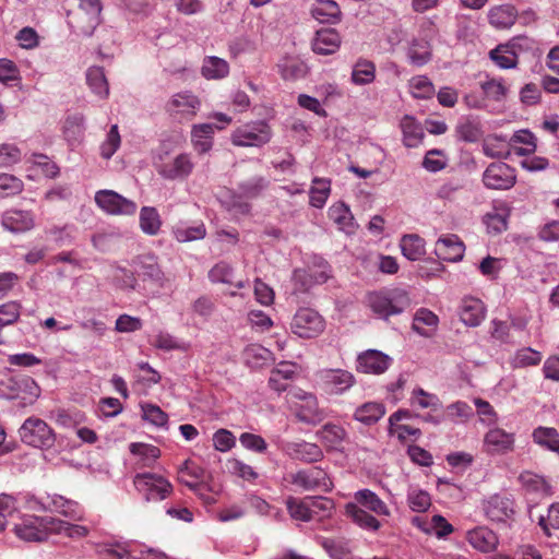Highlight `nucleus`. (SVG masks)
I'll list each match as a JSON object with an SVG mask.
<instances>
[{
	"instance_id": "nucleus-26",
	"label": "nucleus",
	"mask_w": 559,
	"mask_h": 559,
	"mask_svg": "<svg viewBox=\"0 0 559 559\" xmlns=\"http://www.w3.org/2000/svg\"><path fill=\"white\" fill-rule=\"evenodd\" d=\"M439 325L438 316L427 308H419L416 310L412 329L414 332L424 337H431Z\"/></svg>"
},
{
	"instance_id": "nucleus-23",
	"label": "nucleus",
	"mask_w": 559,
	"mask_h": 559,
	"mask_svg": "<svg viewBox=\"0 0 559 559\" xmlns=\"http://www.w3.org/2000/svg\"><path fill=\"white\" fill-rule=\"evenodd\" d=\"M354 499L357 506L374 513L378 516H390L391 511L386 503L372 490L360 489L355 492Z\"/></svg>"
},
{
	"instance_id": "nucleus-54",
	"label": "nucleus",
	"mask_w": 559,
	"mask_h": 559,
	"mask_svg": "<svg viewBox=\"0 0 559 559\" xmlns=\"http://www.w3.org/2000/svg\"><path fill=\"white\" fill-rule=\"evenodd\" d=\"M286 507L289 515L298 521L309 522L313 520V509L310 508V504L305 501L294 497H289L286 500Z\"/></svg>"
},
{
	"instance_id": "nucleus-16",
	"label": "nucleus",
	"mask_w": 559,
	"mask_h": 559,
	"mask_svg": "<svg viewBox=\"0 0 559 559\" xmlns=\"http://www.w3.org/2000/svg\"><path fill=\"white\" fill-rule=\"evenodd\" d=\"M283 451L293 460H297L307 464L317 463L323 460L324 453L322 449L312 442L298 441L287 442Z\"/></svg>"
},
{
	"instance_id": "nucleus-63",
	"label": "nucleus",
	"mask_w": 559,
	"mask_h": 559,
	"mask_svg": "<svg viewBox=\"0 0 559 559\" xmlns=\"http://www.w3.org/2000/svg\"><path fill=\"white\" fill-rule=\"evenodd\" d=\"M281 74L286 80H296L307 74V66L298 59H285L281 64Z\"/></svg>"
},
{
	"instance_id": "nucleus-60",
	"label": "nucleus",
	"mask_w": 559,
	"mask_h": 559,
	"mask_svg": "<svg viewBox=\"0 0 559 559\" xmlns=\"http://www.w3.org/2000/svg\"><path fill=\"white\" fill-rule=\"evenodd\" d=\"M142 418L156 426V427H167L168 424V415L158 406L152 403L141 404Z\"/></svg>"
},
{
	"instance_id": "nucleus-49",
	"label": "nucleus",
	"mask_w": 559,
	"mask_h": 559,
	"mask_svg": "<svg viewBox=\"0 0 559 559\" xmlns=\"http://www.w3.org/2000/svg\"><path fill=\"white\" fill-rule=\"evenodd\" d=\"M85 131V117L83 114L75 112L69 115L63 124V134L68 142L79 141Z\"/></svg>"
},
{
	"instance_id": "nucleus-20",
	"label": "nucleus",
	"mask_w": 559,
	"mask_h": 559,
	"mask_svg": "<svg viewBox=\"0 0 559 559\" xmlns=\"http://www.w3.org/2000/svg\"><path fill=\"white\" fill-rule=\"evenodd\" d=\"M135 272L143 281H150L159 287L163 286L164 273L155 255L145 254L139 257L135 261Z\"/></svg>"
},
{
	"instance_id": "nucleus-27",
	"label": "nucleus",
	"mask_w": 559,
	"mask_h": 559,
	"mask_svg": "<svg viewBox=\"0 0 559 559\" xmlns=\"http://www.w3.org/2000/svg\"><path fill=\"white\" fill-rule=\"evenodd\" d=\"M412 523L426 534H433L438 538H444L453 532V526L440 514L433 515L430 520L415 516Z\"/></svg>"
},
{
	"instance_id": "nucleus-59",
	"label": "nucleus",
	"mask_w": 559,
	"mask_h": 559,
	"mask_svg": "<svg viewBox=\"0 0 559 559\" xmlns=\"http://www.w3.org/2000/svg\"><path fill=\"white\" fill-rule=\"evenodd\" d=\"M103 559H145L144 551L135 555L122 544L105 545L100 551Z\"/></svg>"
},
{
	"instance_id": "nucleus-11",
	"label": "nucleus",
	"mask_w": 559,
	"mask_h": 559,
	"mask_svg": "<svg viewBox=\"0 0 559 559\" xmlns=\"http://www.w3.org/2000/svg\"><path fill=\"white\" fill-rule=\"evenodd\" d=\"M95 203L110 215H133L138 205L114 190H99L95 193Z\"/></svg>"
},
{
	"instance_id": "nucleus-28",
	"label": "nucleus",
	"mask_w": 559,
	"mask_h": 559,
	"mask_svg": "<svg viewBox=\"0 0 559 559\" xmlns=\"http://www.w3.org/2000/svg\"><path fill=\"white\" fill-rule=\"evenodd\" d=\"M409 63L414 67H424L432 58L431 44L427 38H413L406 51Z\"/></svg>"
},
{
	"instance_id": "nucleus-7",
	"label": "nucleus",
	"mask_w": 559,
	"mask_h": 559,
	"mask_svg": "<svg viewBox=\"0 0 559 559\" xmlns=\"http://www.w3.org/2000/svg\"><path fill=\"white\" fill-rule=\"evenodd\" d=\"M313 269H320V272L312 274L306 267L294 270L292 280L296 290L306 293L316 285L324 284L331 277V265L321 255H310V270Z\"/></svg>"
},
{
	"instance_id": "nucleus-61",
	"label": "nucleus",
	"mask_w": 559,
	"mask_h": 559,
	"mask_svg": "<svg viewBox=\"0 0 559 559\" xmlns=\"http://www.w3.org/2000/svg\"><path fill=\"white\" fill-rule=\"evenodd\" d=\"M153 345L162 350L170 352V350H182L186 352L189 347V345L175 337L174 335L159 331L153 341Z\"/></svg>"
},
{
	"instance_id": "nucleus-55",
	"label": "nucleus",
	"mask_w": 559,
	"mask_h": 559,
	"mask_svg": "<svg viewBox=\"0 0 559 559\" xmlns=\"http://www.w3.org/2000/svg\"><path fill=\"white\" fill-rule=\"evenodd\" d=\"M491 60L501 69H512L518 64V55L509 46H498L490 51Z\"/></svg>"
},
{
	"instance_id": "nucleus-42",
	"label": "nucleus",
	"mask_w": 559,
	"mask_h": 559,
	"mask_svg": "<svg viewBox=\"0 0 559 559\" xmlns=\"http://www.w3.org/2000/svg\"><path fill=\"white\" fill-rule=\"evenodd\" d=\"M400 247L402 254L409 261H418L426 253L424 238L415 234L404 235Z\"/></svg>"
},
{
	"instance_id": "nucleus-25",
	"label": "nucleus",
	"mask_w": 559,
	"mask_h": 559,
	"mask_svg": "<svg viewBox=\"0 0 559 559\" xmlns=\"http://www.w3.org/2000/svg\"><path fill=\"white\" fill-rule=\"evenodd\" d=\"M47 500L50 512H58L72 521L83 520L84 512L78 502L56 493L47 495Z\"/></svg>"
},
{
	"instance_id": "nucleus-1",
	"label": "nucleus",
	"mask_w": 559,
	"mask_h": 559,
	"mask_svg": "<svg viewBox=\"0 0 559 559\" xmlns=\"http://www.w3.org/2000/svg\"><path fill=\"white\" fill-rule=\"evenodd\" d=\"M367 299L372 312L385 320L401 314L411 306L409 295L403 289L373 292Z\"/></svg>"
},
{
	"instance_id": "nucleus-31",
	"label": "nucleus",
	"mask_w": 559,
	"mask_h": 559,
	"mask_svg": "<svg viewBox=\"0 0 559 559\" xmlns=\"http://www.w3.org/2000/svg\"><path fill=\"white\" fill-rule=\"evenodd\" d=\"M296 374V365L289 361L280 362L272 371L269 378V385L272 390L281 393L286 391L289 381Z\"/></svg>"
},
{
	"instance_id": "nucleus-58",
	"label": "nucleus",
	"mask_w": 559,
	"mask_h": 559,
	"mask_svg": "<svg viewBox=\"0 0 559 559\" xmlns=\"http://www.w3.org/2000/svg\"><path fill=\"white\" fill-rule=\"evenodd\" d=\"M52 534H63L69 538L79 539L88 534V528L84 525L72 524L70 522L53 518Z\"/></svg>"
},
{
	"instance_id": "nucleus-19",
	"label": "nucleus",
	"mask_w": 559,
	"mask_h": 559,
	"mask_svg": "<svg viewBox=\"0 0 559 559\" xmlns=\"http://www.w3.org/2000/svg\"><path fill=\"white\" fill-rule=\"evenodd\" d=\"M1 224L13 234L25 233L35 225L34 214L31 211L8 210L2 214Z\"/></svg>"
},
{
	"instance_id": "nucleus-40",
	"label": "nucleus",
	"mask_w": 559,
	"mask_h": 559,
	"mask_svg": "<svg viewBox=\"0 0 559 559\" xmlns=\"http://www.w3.org/2000/svg\"><path fill=\"white\" fill-rule=\"evenodd\" d=\"M201 73L206 80H222L229 73V64L225 59L216 56L205 57Z\"/></svg>"
},
{
	"instance_id": "nucleus-53",
	"label": "nucleus",
	"mask_w": 559,
	"mask_h": 559,
	"mask_svg": "<svg viewBox=\"0 0 559 559\" xmlns=\"http://www.w3.org/2000/svg\"><path fill=\"white\" fill-rule=\"evenodd\" d=\"M409 92L418 99H429L435 94V86L426 75H416L409 80Z\"/></svg>"
},
{
	"instance_id": "nucleus-62",
	"label": "nucleus",
	"mask_w": 559,
	"mask_h": 559,
	"mask_svg": "<svg viewBox=\"0 0 559 559\" xmlns=\"http://www.w3.org/2000/svg\"><path fill=\"white\" fill-rule=\"evenodd\" d=\"M234 274L235 271L230 263L219 261L209 271L207 276L212 283L233 285Z\"/></svg>"
},
{
	"instance_id": "nucleus-50",
	"label": "nucleus",
	"mask_w": 559,
	"mask_h": 559,
	"mask_svg": "<svg viewBox=\"0 0 559 559\" xmlns=\"http://www.w3.org/2000/svg\"><path fill=\"white\" fill-rule=\"evenodd\" d=\"M173 234L179 242H188L203 239L206 236V228L203 223L193 226L178 224L173 228Z\"/></svg>"
},
{
	"instance_id": "nucleus-21",
	"label": "nucleus",
	"mask_w": 559,
	"mask_h": 559,
	"mask_svg": "<svg viewBox=\"0 0 559 559\" xmlns=\"http://www.w3.org/2000/svg\"><path fill=\"white\" fill-rule=\"evenodd\" d=\"M466 538L473 548L485 554L495 551L499 544L497 534L485 526L468 531Z\"/></svg>"
},
{
	"instance_id": "nucleus-32",
	"label": "nucleus",
	"mask_w": 559,
	"mask_h": 559,
	"mask_svg": "<svg viewBox=\"0 0 559 559\" xmlns=\"http://www.w3.org/2000/svg\"><path fill=\"white\" fill-rule=\"evenodd\" d=\"M312 16L320 23L337 24L342 12L334 0H317L311 8Z\"/></svg>"
},
{
	"instance_id": "nucleus-24",
	"label": "nucleus",
	"mask_w": 559,
	"mask_h": 559,
	"mask_svg": "<svg viewBox=\"0 0 559 559\" xmlns=\"http://www.w3.org/2000/svg\"><path fill=\"white\" fill-rule=\"evenodd\" d=\"M341 45V36L334 28H321L316 32L312 50L318 55H332Z\"/></svg>"
},
{
	"instance_id": "nucleus-12",
	"label": "nucleus",
	"mask_w": 559,
	"mask_h": 559,
	"mask_svg": "<svg viewBox=\"0 0 559 559\" xmlns=\"http://www.w3.org/2000/svg\"><path fill=\"white\" fill-rule=\"evenodd\" d=\"M290 483L306 491H329L332 487L328 473L318 466L297 471L290 475Z\"/></svg>"
},
{
	"instance_id": "nucleus-51",
	"label": "nucleus",
	"mask_w": 559,
	"mask_h": 559,
	"mask_svg": "<svg viewBox=\"0 0 559 559\" xmlns=\"http://www.w3.org/2000/svg\"><path fill=\"white\" fill-rule=\"evenodd\" d=\"M376 78V66L365 59L358 60L352 71V81L357 85L371 83Z\"/></svg>"
},
{
	"instance_id": "nucleus-64",
	"label": "nucleus",
	"mask_w": 559,
	"mask_h": 559,
	"mask_svg": "<svg viewBox=\"0 0 559 559\" xmlns=\"http://www.w3.org/2000/svg\"><path fill=\"white\" fill-rule=\"evenodd\" d=\"M407 502L412 511L419 513L427 511L431 506L429 493L423 489H409Z\"/></svg>"
},
{
	"instance_id": "nucleus-15",
	"label": "nucleus",
	"mask_w": 559,
	"mask_h": 559,
	"mask_svg": "<svg viewBox=\"0 0 559 559\" xmlns=\"http://www.w3.org/2000/svg\"><path fill=\"white\" fill-rule=\"evenodd\" d=\"M393 359L377 349H367L357 357L356 369L362 373L381 374L391 366Z\"/></svg>"
},
{
	"instance_id": "nucleus-4",
	"label": "nucleus",
	"mask_w": 559,
	"mask_h": 559,
	"mask_svg": "<svg viewBox=\"0 0 559 559\" xmlns=\"http://www.w3.org/2000/svg\"><path fill=\"white\" fill-rule=\"evenodd\" d=\"M272 135V129L266 121L255 120L236 128L230 140L239 147H261L271 141Z\"/></svg>"
},
{
	"instance_id": "nucleus-9",
	"label": "nucleus",
	"mask_w": 559,
	"mask_h": 559,
	"mask_svg": "<svg viewBox=\"0 0 559 559\" xmlns=\"http://www.w3.org/2000/svg\"><path fill=\"white\" fill-rule=\"evenodd\" d=\"M290 329L299 337L312 338L324 330V321L313 309L301 308L295 313Z\"/></svg>"
},
{
	"instance_id": "nucleus-34",
	"label": "nucleus",
	"mask_w": 559,
	"mask_h": 559,
	"mask_svg": "<svg viewBox=\"0 0 559 559\" xmlns=\"http://www.w3.org/2000/svg\"><path fill=\"white\" fill-rule=\"evenodd\" d=\"M400 126L403 133V144L406 147H417L425 136L421 124L413 116L405 115Z\"/></svg>"
},
{
	"instance_id": "nucleus-18",
	"label": "nucleus",
	"mask_w": 559,
	"mask_h": 559,
	"mask_svg": "<svg viewBox=\"0 0 559 559\" xmlns=\"http://www.w3.org/2000/svg\"><path fill=\"white\" fill-rule=\"evenodd\" d=\"M514 433L495 427L489 429L484 437V447L489 454H504L514 449Z\"/></svg>"
},
{
	"instance_id": "nucleus-37",
	"label": "nucleus",
	"mask_w": 559,
	"mask_h": 559,
	"mask_svg": "<svg viewBox=\"0 0 559 559\" xmlns=\"http://www.w3.org/2000/svg\"><path fill=\"white\" fill-rule=\"evenodd\" d=\"M80 8L85 12L87 25L80 28V33L91 37L100 23L103 10L100 0H80Z\"/></svg>"
},
{
	"instance_id": "nucleus-41",
	"label": "nucleus",
	"mask_w": 559,
	"mask_h": 559,
	"mask_svg": "<svg viewBox=\"0 0 559 559\" xmlns=\"http://www.w3.org/2000/svg\"><path fill=\"white\" fill-rule=\"evenodd\" d=\"M168 109L180 114H195L200 107L199 98L191 92L175 94L168 103Z\"/></svg>"
},
{
	"instance_id": "nucleus-46",
	"label": "nucleus",
	"mask_w": 559,
	"mask_h": 559,
	"mask_svg": "<svg viewBox=\"0 0 559 559\" xmlns=\"http://www.w3.org/2000/svg\"><path fill=\"white\" fill-rule=\"evenodd\" d=\"M312 187L309 190L310 205L322 209L331 192V180L326 178L314 177Z\"/></svg>"
},
{
	"instance_id": "nucleus-13",
	"label": "nucleus",
	"mask_w": 559,
	"mask_h": 559,
	"mask_svg": "<svg viewBox=\"0 0 559 559\" xmlns=\"http://www.w3.org/2000/svg\"><path fill=\"white\" fill-rule=\"evenodd\" d=\"M485 516L491 522H507L514 514V501L507 495L495 493L481 503Z\"/></svg>"
},
{
	"instance_id": "nucleus-35",
	"label": "nucleus",
	"mask_w": 559,
	"mask_h": 559,
	"mask_svg": "<svg viewBox=\"0 0 559 559\" xmlns=\"http://www.w3.org/2000/svg\"><path fill=\"white\" fill-rule=\"evenodd\" d=\"M345 513L352 521L362 530L376 532L380 528L381 524L377 518L367 510L360 508L354 502H348L345 506Z\"/></svg>"
},
{
	"instance_id": "nucleus-48",
	"label": "nucleus",
	"mask_w": 559,
	"mask_h": 559,
	"mask_svg": "<svg viewBox=\"0 0 559 559\" xmlns=\"http://www.w3.org/2000/svg\"><path fill=\"white\" fill-rule=\"evenodd\" d=\"M455 132L460 140L468 143L477 142L481 136L479 123L472 117L460 118Z\"/></svg>"
},
{
	"instance_id": "nucleus-2",
	"label": "nucleus",
	"mask_w": 559,
	"mask_h": 559,
	"mask_svg": "<svg viewBox=\"0 0 559 559\" xmlns=\"http://www.w3.org/2000/svg\"><path fill=\"white\" fill-rule=\"evenodd\" d=\"M154 166L162 178L171 181L186 180L194 169V163L190 154L171 155L167 151L160 152L156 156Z\"/></svg>"
},
{
	"instance_id": "nucleus-36",
	"label": "nucleus",
	"mask_w": 559,
	"mask_h": 559,
	"mask_svg": "<svg viewBox=\"0 0 559 559\" xmlns=\"http://www.w3.org/2000/svg\"><path fill=\"white\" fill-rule=\"evenodd\" d=\"M384 414L385 407L382 403L367 402L355 409L353 418L365 426H372L378 423Z\"/></svg>"
},
{
	"instance_id": "nucleus-5",
	"label": "nucleus",
	"mask_w": 559,
	"mask_h": 559,
	"mask_svg": "<svg viewBox=\"0 0 559 559\" xmlns=\"http://www.w3.org/2000/svg\"><path fill=\"white\" fill-rule=\"evenodd\" d=\"M15 535L28 543H43L48 539L53 531L52 516L24 515L14 525Z\"/></svg>"
},
{
	"instance_id": "nucleus-33",
	"label": "nucleus",
	"mask_w": 559,
	"mask_h": 559,
	"mask_svg": "<svg viewBox=\"0 0 559 559\" xmlns=\"http://www.w3.org/2000/svg\"><path fill=\"white\" fill-rule=\"evenodd\" d=\"M214 123L194 124L191 130V142L199 154L207 153L213 146Z\"/></svg>"
},
{
	"instance_id": "nucleus-57",
	"label": "nucleus",
	"mask_w": 559,
	"mask_h": 559,
	"mask_svg": "<svg viewBox=\"0 0 559 559\" xmlns=\"http://www.w3.org/2000/svg\"><path fill=\"white\" fill-rule=\"evenodd\" d=\"M512 143H520L523 144V147H516L514 150L516 155H531L536 151L537 144H536V136L533 132L530 130H519L516 131L512 138Z\"/></svg>"
},
{
	"instance_id": "nucleus-10",
	"label": "nucleus",
	"mask_w": 559,
	"mask_h": 559,
	"mask_svg": "<svg viewBox=\"0 0 559 559\" xmlns=\"http://www.w3.org/2000/svg\"><path fill=\"white\" fill-rule=\"evenodd\" d=\"M317 378L325 392L335 395L344 394L356 383L355 376L345 369H322Z\"/></svg>"
},
{
	"instance_id": "nucleus-38",
	"label": "nucleus",
	"mask_w": 559,
	"mask_h": 559,
	"mask_svg": "<svg viewBox=\"0 0 559 559\" xmlns=\"http://www.w3.org/2000/svg\"><path fill=\"white\" fill-rule=\"evenodd\" d=\"M86 83L91 91L99 98H107L109 95V85L102 67H90L86 70Z\"/></svg>"
},
{
	"instance_id": "nucleus-3",
	"label": "nucleus",
	"mask_w": 559,
	"mask_h": 559,
	"mask_svg": "<svg viewBox=\"0 0 559 559\" xmlns=\"http://www.w3.org/2000/svg\"><path fill=\"white\" fill-rule=\"evenodd\" d=\"M133 485L146 502L163 501L174 492V487L166 477L151 472L135 474Z\"/></svg>"
},
{
	"instance_id": "nucleus-47",
	"label": "nucleus",
	"mask_w": 559,
	"mask_h": 559,
	"mask_svg": "<svg viewBox=\"0 0 559 559\" xmlns=\"http://www.w3.org/2000/svg\"><path fill=\"white\" fill-rule=\"evenodd\" d=\"M533 440L540 447L559 453V432L555 428L550 427H537L533 431Z\"/></svg>"
},
{
	"instance_id": "nucleus-14",
	"label": "nucleus",
	"mask_w": 559,
	"mask_h": 559,
	"mask_svg": "<svg viewBox=\"0 0 559 559\" xmlns=\"http://www.w3.org/2000/svg\"><path fill=\"white\" fill-rule=\"evenodd\" d=\"M519 483L524 495L532 501H537L554 493L552 486L542 475L524 471L519 475Z\"/></svg>"
},
{
	"instance_id": "nucleus-8",
	"label": "nucleus",
	"mask_w": 559,
	"mask_h": 559,
	"mask_svg": "<svg viewBox=\"0 0 559 559\" xmlns=\"http://www.w3.org/2000/svg\"><path fill=\"white\" fill-rule=\"evenodd\" d=\"M483 183L490 190H509L516 183L515 169L503 162H493L483 173Z\"/></svg>"
},
{
	"instance_id": "nucleus-52",
	"label": "nucleus",
	"mask_w": 559,
	"mask_h": 559,
	"mask_svg": "<svg viewBox=\"0 0 559 559\" xmlns=\"http://www.w3.org/2000/svg\"><path fill=\"white\" fill-rule=\"evenodd\" d=\"M409 403L413 407H418L421 409L430 408V409H438L441 407L440 399L432 393H429L425 391L421 388H416L413 390Z\"/></svg>"
},
{
	"instance_id": "nucleus-44",
	"label": "nucleus",
	"mask_w": 559,
	"mask_h": 559,
	"mask_svg": "<svg viewBox=\"0 0 559 559\" xmlns=\"http://www.w3.org/2000/svg\"><path fill=\"white\" fill-rule=\"evenodd\" d=\"M317 437L329 447L336 449L347 438V431L341 425L328 423L317 431Z\"/></svg>"
},
{
	"instance_id": "nucleus-43",
	"label": "nucleus",
	"mask_w": 559,
	"mask_h": 559,
	"mask_svg": "<svg viewBox=\"0 0 559 559\" xmlns=\"http://www.w3.org/2000/svg\"><path fill=\"white\" fill-rule=\"evenodd\" d=\"M510 209L507 205L496 206L484 216V223L489 233L500 234L508 228Z\"/></svg>"
},
{
	"instance_id": "nucleus-29",
	"label": "nucleus",
	"mask_w": 559,
	"mask_h": 559,
	"mask_svg": "<svg viewBox=\"0 0 559 559\" xmlns=\"http://www.w3.org/2000/svg\"><path fill=\"white\" fill-rule=\"evenodd\" d=\"M304 403L297 409V418L308 425H317L324 418L323 412L318 406L317 397L304 392L299 395Z\"/></svg>"
},
{
	"instance_id": "nucleus-56",
	"label": "nucleus",
	"mask_w": 559,
	"mask_h": 559,
	"mask_svg": "<svg viewBox=\"0 0 559 559\" xmlns=\"http://www.w3.org/2000/svg\"><path fill=\"white\" fill-rule=\"evenodd\" d=\"M542 358L540 352L531 347H524L515 352L511 364L514 368H526L539 365Z\"/></svg>"
},
{
	"instance_id": "nucleus-22",
	"label": "nucleus",
	"mask_w": 559,
	"mask_h": 559,
	"mask_svg": "<svg viewBox=\"0 0 559 559\" xmlns=\"http://www.w3.org/2000/svg\"><path fill=\"white\" fill-rule=\"evenodd\" d=\"M486 307L484 302L474 297L463 298L460 307L461 321L467 326H478L485 319Z\"/></svg>"
},
{
	"instance_id": "nucleus-30",
	"label": "nucleus",
	"mask_w": 559,
	"mask_h": 559,
	"mask_svg": "<svg viewBox=\"0 0 559 559\" xmlns=\"http://www.w3.org/2000/svg\"><path fill=\"white\" fill-rule=\"evenodd\" d=\"M329 217L337 225L338 229L347 235L355 234L357 225L348 205L344 202L333 204L329 209Z\"/></svg>"
},
{
	"instance_id": "nucleus-39",
	"label": "nucleus",
	"mask_w": 559,
	"mask_h": 559,
	"mask_svg": "<svg viewBox=\"0 0 559 559\" xmlns=\"http://www.w3.org/2000/svg\"><path fill=\"white\" fill-rule=\"evenodd\" d=\"M489 23L499 29L510 28L516 21V12L513 7L504 4L489 10Z\"/></svg>"
},
{
	"instance_id": "nucleus-6",
	"label": "nucleus",
	"mask_w": 559,
	"mask_h": 559,
	"mask_svg": "<svg viewBox=\"0 0 559 559\" xmlns=\"http://www.w3.org/2000/svg\"><path fill=\"white\" fill-rule=\"evenodd\" d=\"M23 443L38 448L50 449L56 442V435L48 424L35 416L28 417L19 429Z\"/></svg>"
},
{
	"instance_id": "nucleus-45",
	"label": "nucleus",
	"mask_w": 559,
	"mask_h": 559,
	"mask_svg": "<svg viewBox=\"0 0 559 559\" xmlns=\"http://www.w3.org/2000/svg\"><path fill=\"white\" fill-rule=\"evenodd\" d=\"M140 228L148 236H155L162 227V218L158 211L153 206H143L139 215Z\"/></svg>"
},
{
	"instance_id": "nucleus-17",
	"label": "nucleus",
	"mask_w": 559,
	"mask_h": 559,
	"mask_svg": "<svg viewBox=\"0 0 559 559\" xmlns=\"http://www.w3.org/2000/svg\"><path fill=\"white\" fill-rule=\"evenodd\" d=\"M465 246L457 235L448 234L441 236L435 246L438 259L448 262H457L463 259Z\"/></svg>"
}]
</instances>
